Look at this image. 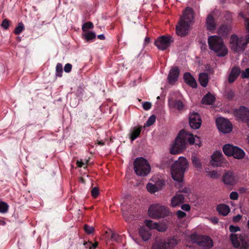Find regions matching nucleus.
Segmentation results:
<instances>
[{"label": "nucleus", "instance_id": "f257e3e1", "mask_svg": "<svg viewBox=\"0 0 249 249\" xmlns=\"http://www.w3.org/2000/svg\"><path fill=\"white\" fill-rule=\"evenodd\" d=\"M194 14L193 9L187 7L184 11L178 24L176 26V33L178 35L184 36H186L191 26L193 23Z\"/></svg>", "mask_w": 249, "mask_h": 249}, {"label": "nucleus", "instance_id": "f03ea898", "mask_svg": "<svg viewBox=\"0 0 249 249\" xmlns=\"http://www.w3.org/2000/svg\"><path fill=\"white\" fill-rule=\"evenodd\" d=\"M189 163L186 158L180 157L171 167V175L173 179L181 182L185 172L188 169Z\"/></svg>", "mask_w": 249, "mask_h": 249}, {"label": "nucleus", "instance_id": "7ed1b4c3", "mask_svg": "<svg viewBox=\"0 0 249 249\" xmlns=\"http://www.w3.org/2000/svg\"><path fill=\"white\" fill-rule=\"evenodd\" d=\"M208 44L210 49L218 56H224L227 54L228 49L221 37L216 36H211L208 38Z\"/></svg>", "mask_w": 249, "mask_h": 249}, {"label": "nucleus", "instance_id": "20e7f679", "mask_svg": "<svg viewBox=\"0 0 249 249\" xmlns=\"http://www.w3.org/2000/svg\"><path fill=\"white\" fill-rule=\"evenodd\" d=\"M186 131L184 130H181L178 133L175 142L172 144L170 153L172 154H178L186 148Z\"/></svg>", "mask_w": 249, "mask_h": 249}, {"label": "nucleus", "instance_id": "39448f33", "mask_svg": "<svg viewBox=\"0 0 249 249\" xmlns=\"http://www.w3.org/2000/svg\"><path fill=\"white\" fill-rule=\"evenodd\" d=\"M134 166L136 174L139 176H145L151 170L149 164L142 158H137L134 161Z\"/></svg>", "mask_w": 249, "mask_h": 249}, {"label": "nucleus", "instance_id": "423d86ee", "mask_svg": "<svg viewBox=\"0 0 249 249\" xmlns=\"http://www.w3.org/2000/svg\"><path fill=\"white\" fill-rule=\"evenodd\" d=\"M231 239L234 247H240V249H249V236L246 234H232Z\"/></svg>", "mask_w": 249, "mask_h": 249}, {"label": "nucleus", "instance_id": "0eeeda50", "mask_svg": "<svg viewBox=\"0 0 249 249\" xmlns=\"http://www.w3.org/2000/svg\"><path fill=\"white\" fill-rule=\"evenodd\" d=\"M190 238L192 242L204 249H210L213 246V240L208 236L193 234Z\"/></svg>", "mask_w": 249, "mask_h": 249}, {"label": "nucleus", "instance_id": "6e6552de", "mask_svg": "<svg viewBox=\"0 0 249 249\" xmlns=\"http://www.w3.org/2000/svg\"><path fill=\"white\" fill-rule=\"evenodd\" d=\"M168 209L164 206L158 204H153L148 209L149 215L153 218H160L167 215Z\"/></svg>", "mask_w": 249, "mask_h": 249}, {"label": "nucleus", "instance_id": "1a4fd4ad", "mask_svg": "<svg viewBox=\"0 0 249 249\" xmlns=\"http://www.w3.org/2000/svg\"><path fill=\"white\" fill-rule=\"evenodd\" d=\"M216 124L218 130L223 133H228L232 130V125L229 120L218 118L216 120Z\"/></svg>", "mask_w": 249, "mask_h": 249}, {"label": "nucleus", "instance_id": "9d476101", "mask_svg": "<svg viewBox=\"0 0 249 249\" xmlns=\"http://www.w3.org/2000/svg\"><path fill=\"white\" fill-rule=\"evenodd\" d=\"M173 41L170 36H162L155 40V44L159 49L163 51L168 48Z\"/></svg>", "mask_w": 249, "mask_h": 249}, {"label": "nucleus", "instance_id": "9b49d317", "mask_svg": "<svg viewBox=\"0 0 249 249\" xmlns=\"http://www.w3.org/2000/svg\"><path fill=\"white\" fill-rule=\"evenodd\" d=\"M243 41V37L238 38L236 35H232L230 38L231 49L237 52H243L245 50V44Z\"/></svg>", "mask_w": 249, "mask_h": 249}, {"label": "nucleus", "instance_id": "f8f14e48", "mask_svg": "<svg viewBox=\"0 0 249 249\" xmlns=\"http://www.w3.org/2000/svg\"><path fill=\"white\" fill-rule=\"evenodd\" d=\"M234 115L237 118L247 124L249 121V109L246 107L242 106L238 109H236L234 111Z\"/></svg>", "mask_w": 249, "mask_h": 249}, {"label": "nucleus", "instance_id": "ddd939ff", "mask_svg": "<svg viewBox=\"0 0 249 249\" xmlns=\"http://www.w3.org/2000/svg\"><path fill=\"white\" fill-rule=\"evenodd\" d=\"M189 124L190 126L195 129L200 127L201 124V119L198 113L192 112L189 117Z\"/></svg>", "mask_w": 249, "mask_h": 249}, {"label": "nucleus", "instance_id": "4468645a", "mask_svg": "<svg viewBox=\"0 0 249 249\" xmlns=\"http://www.w3.org/2000/svg\"><path fill=\"white\" fill-rule=\"evenodd\" d=\"M237 180V176L231 171L226 172L223 177V181L226 185H233L236 183Z\"/></svg>", "mask_w": 249, "mask_h": 249}, {"label": "nucleus", "instance_id": "2eb2a0df", "mask_svg": "<svg viewBox=\"0 0 249 249\" xmlns=\"http://www.w3.org/2000/svg\"><path fill=\"white\" fill-rule=\"evenodd\" d=\"M224 162V160L221 152L216 151L212 155L211 163L213 166H220Z\"/></svg>", "mask_w": 249, "mask_h": 249}, {"label": "nucleus", "instance_id": "dca6fc26", "mask_svg": "<svg viewBox=\"0 0 249 249\" xmlns=\"http://www.w3.org/2000/svg\"><path fill=\"white\" fill-rule=\"evenodd\" d=\"M179 71L178 67H173L169 71L168 75V80L170 84L173 85L178 80Z\"/></svg>", "mask_w": 249, "mask_h": 249}, {"label": "nucleus", "instance_id": "f3484780", "mask_svg": "<svg viewBox=\"0 0 249 249\" xmlns=\"http://www.w3.org/2000/svg\"><path fill=\"white\" fill-rule=\"evenodd\" d=\"M170 244L164 240L157 238L152 246V249H169Z\"/></svg>", "mask_w": 249, "mask_h": 249}, {"label": "nucleus", "instance_id": "a211bd4d", "mask_svg": "<svg viewBox=\"0 0 249 249\" xmlns=\"http://www.w3.org/2000/svg\"><path fill=\"white\" fill-rule=\"evenodd\" d=\"M185 82L193 88L197 87V83L194 77L189 72H185L183 75Z\"/></svg>", "mask_w": 249, "mask_h": 249}, {"label": "nucleus", "instance_id": "6ab92c4d", "mask_svg": "<svg viewBox=\"0 0 249 249\" xmlns=\"http://www.w3.org/2000/svg\"><path fill=\"white\" fill-rule=\"evenodd\" d=\"M184 196L180 194H176L173 196L171 200V205L173 207H176L179 206L180 204L183 203Z\"/></svg>", "mask_w": 249, "mask_h": 249}, {"label": "nucleus", "instance_id": "aec40b11", "mask_svg": "<svg viewBox=\"0 0 249 249\" xmlns=\"http://www.w3.org/2000/svg\"><path fill=\"white\" fill-rule=\"evenodd\" d=\"M241 73L240 70L238 68L234 67H233L230 73L228 82L229 83H233L238 77L239 74Z\"/></svg>", "mask_w": 249, "mask_h": 249}, {"label": "nucleus", "instance_id": "412c9836", "mask_svg": "<svg viewBox=\"0 0 249 249\" xmlns=\"http://www.w3.org/2000/svg\"><path fill=\"white\" fill-rule=\"evenodd\" d=\"M139 234L143 241H147L150 239L151 233L149 230L146 227H142L139 229Z\"/></svg>", "mask_w": 249, "mask_h": 249}, {"label": "nucleus", "instance_id": "4be33fe9", "mask_svg": "<svg viewBox=\"0 0 249 249\" xmlns=\"http://www.w3.org/2000/svg\"><path fill=\"white\" fill-rule=\"evenodd\" d=\"M169 105L171 108H177L180 110L183 108V104L180 100H170Z\"/></svg>", "mask_w": 249, "mask_h": 249}, {"label": "nucleus", "instance_id": "5701e85b", "mask_svg": "<svg viewBox=\"0 0 249 249\" xmlns=\"http://www.w3.org/2000/svg\"><path fill=\"white\" fill-rule=\"evenodd\" d=\"M245 154V152L242 149L235 146L233 154H231V156H233L235 159H242L244 157Z\"/></svg>", "mask_w": 249, "mask_h": 249}, {"label": "nucleus", "instance_id": "b1692460", "mask_svg": "<svg viewBox=\"0 0 249 249\" xmlns=\"http://www.w3.org/2000/svg\"><path fill=\"white\" fill-rule=\"evenodd\" d=\"M217 211L218 213L223 215H227L230 212L229 207L226 204H220L217 206Z\"/></svg>", "mask_w": 249, "mask_h": 249}, {"label": "nucleus", "instance_id": "393cba45", "mask_svg": "<svg viewBox=\"0 0 249 249\" xmlns=\"http://www.w3.org/2000/svg\"><path fill=\"white\" fill-rule=\"evenodd\" d=\"M199 81L202 86L206 87L209 81L208 74L206 72L200 73L199 75Z\"/></svg>", "mask_w": 249, "mask_h": 249}, {"label": "nucleus", "instance_id": "a878e982", "mask_svg": "<svg viewBox=\"0 0 249 249\" xmlns=\"http://www.w3.org/2000/svg\"><path fill=\"white\" fill-rule=\"evenodd\" d=\"M206 26L207 29L212 31L215 29V23L213 18L211 15H209L206 19Z\"/></svg>", "mask_w": 249, "mask_h": 249}, {"label": "nucleus", "instance_id": "bb28decb", "mask_svg": "<svg viewBox=\"0 0 249 249\" xmlns=\"http://www.w3.org/2000/svg\"><path fill=\"white\" fill-rule=\"evenodd\" d=\"M235 147L230 144H226L223 147V152L225 155L231 156V155L233 154Z\"/></svg>", "mask_w": 249, "mask_h": 249}, {"label": "nucleus", "instance_id": "cd10ccee", "mask_svg": "<svg viewBox=\"0 0 249 249\" xmlns=\"http://www.w3.org/2000/svg\"><path fill=\"white\" fill-rule=\"evenodd\" d=\"M95 37V33L92 32H87L82 34L83 38L87 42L93 40Z\"/></svg>", "mask_w": 249, "mask_h": 249}, {"label": "nucleus", "instance_id": "c85d7f7f", "mask_svg": "<svg viewBox=\"0 0 249 249\" xmlns=\"http://www.w3.org/2000/svg\"><path fill=\"white\" fill-rule=\"evenodd\" d=\"M215 100L214 97L211 94H207L202 99V102L203 104L207 105L212 104Z\"/></svg>", "mask_w": 249, "mask_h": 249}, {"label": "nucleus", "instance_id": "c756f323", "mask_svg": "<svg viewBox=\"0 0 249 249\" xmlns=\"http://www.w3.org/2000/svg\"><path fill=\"white\" fill-rule=\"evenodd\" d=\"M192 161L193 165L196 168H197L198 170H199L202 168V164L199 158H198L196 156H193L192 157Z\"/></svg>", "mask_w": 249, "mask_h": 249}, {"label": "nucleus", "instance_id": "7c9ffc66", "mask_svg": "<svg viewBox=\"0 0 249 249\" xmlns=\"http://www.w3.org/2000/svg\"><path fill=\"white\" fill-rule=\"evenodd\" d=\"M206 173L208 177L212 178H217L219 177V174L215 170L209 171L206 169Z\"/></svg>", "mask_w": 249, "mask_h": 249}, {"label": "nucleus", "instance_id": "2f4dec72", "mask_svg": "<svg viewBox=\"0 0 249 249\" xmlns=\"http://www.w3.org/2000/svg\"><path fill=\"white\" fill-rule=\"evenodd\" d=\"M144 223L147 227L150 230L155 229L157 226L158 223L154 222L153 221L150 220H145Z\"/></svg>", "mask_w": 249, "mask_h": 249}, {"label": "nucleus", "instance_id": "473e14b6", "mask_svg": "<svg viewBox=\"0 0 249 249\" xmlns=\"http://www.w3.org/2000/svg\"><path fill=\"white\" fill-rule=\"evenodd\" d=\"M141 131V129L140 128H135L131 134V137H130L131 140L132 141H133L137 138H138L140 134Z\"/></svg>", "mask_w": 249, "mask_h": 249}, {"label": "nucleus", "instance_id": "72a5a7b5", "mask_svg": "<svg viewBox=\"0 0 249 249\" xmlns=\"http://www.w3.org/2000/svg\"><path fill=\"white\" fill-rule=\"evenodd\" d=\"M146 189L147 191L150 193H154L158 192V188L155 185L152 183H148L146 185Z\"/></svg>", "mask_w": 249, "mask_h": 249}, {"label": "nucleus", "instance_id": "f704fd0d", "mask_svg": "<svg viewBox=\"0 0 249 249\" xmlns=\"http://www.w3.org/2000/svg\"><path fill=\"white\" fill-rule=\"evenodd\" d=\"M186 140H188L190 144H194L196 136L186 132Z\"/></svg>", "mask_w": 249, "mask_h": 249}, {"label": "nucleus", "instance_id": "c9c22d12", "mask_svg": "<svg viewBox=\"0 0 249 249\" xmlns=\"http://www.w3.org/2000/svg\"><path fill=\"white\" fill-rule=\"evenodd\" d=\"M9 206L7 203L4 202H0V213H6L8 210Z\"/></svg>", "mask_w": 249, "mask_h": 249}, {"label": "nucleus", "instance_id": "e433bc0d", "mask_svg": "<svg viewBox=\"0 0 249 249\" xmlns=\"http://www.w3.org/2000/svg\"><path fill=\"white\" fill-rule=\"evenodd\" d=\"M24 29V26L22 22L19 23L18 26L15 28L14 30V33L16 35L20 34Z\"/></svg>", "mask_w": 249, "mask_h": 249}, {"label": "nucleus", "instance_id": "4c0bfd02", "mask_svg": "<svg viewBox=\"0 0 249 249\" xmlns=\"http://www.w3.org/2000/svg\"><path fill=\"white\" fill-rule=\"evenodd\" d=\"M93 27V25L92 22H88L83 24L82 26V30L84 32H88L89 29H92Z\"/></svg>", "mask_w": 249, "mask_h": 249}, {"label": "nucleus", "instance_id": "58836bf2", "mask_svg": "<svg viewBox=\"0 0 249 249\" xmlns=\"http://www.w3.org/2000/svg\"><path fill=\"white\" fill-rule=\"evenodd\" d=\"M156 121V116L154 115L150 116L147 121L145 125L147 126H151L154 124Z\"/></svg>", "mask_w": 249, "mask_h": 249}, {"label": "nucleus", "instance_id": "ea45409f", "mask_svg": "<svg viewBox=\"0 0 249 249\" xmlns=\"http://www.w3.org/2000/svg\"><path fill=\"white\" fill-rule=\"evenodd\" d=\"M63 72L62 65L60 63H57L56 67V75L59 77L62 76Z\"/></svg>", "mask_w": 249, "mask_h": 249}, {"label": "nucleus", "instance_id": "a19ab883", "mask_svg": "<svg viewBox=\"0 0 249 249\" xmlns=\"http://www.w3.org/2000/svg\"><path fill=\"white\" fill-rule=\"evenodd\" d=\"M167 229V227L164 224H157V226L156 230L160 232H164Z\"/></svg>", "mask_w": 249, "mask_h": 249}, {"label": "nucleus", "instance_id": "79ce46f5", "mask_svg": "<svg viewBox=\"0 0 249 249\" xmlns=\"http://www.w3.org/2000/svg\"><path fill=\"white\" fill-rule=\"evenodd\" d=\"M84 230L88 234H91L93 232L94 228L92 226H89L87 225H85Z\"/></svg>", "mask_w": 249, "mask_h": 249}, {"label": "nucleus", "instance_id": "37998d69", "mask_svg": "<svg viewBox=\"0 0 249 249\" xmlns=\"http://www.w3.org/2000/svg\"><path fill=\"white\" fill-rule=\"evenodd\" d=\"M155 185L158 188V191L160 190L165 185V182L163 180H159L157 181Z\"/></svg>", "mask_w": 249, "mask_h": 249}, {"label": "nucleus", "instance_id": "c03bdc74", "mask_svg": "<svg viewBox=\"0 0 249 249\" xmlns=\"http://www.w3.org/2000/svg\"><path fill=\"white\" fill-rule=\"evenodd\" d=\"M9 25V20L5 18L1 22V26L4 29H7Z\"/></svg>", "mask_w": 249, "mask_h": 249}, {"label": "nucleus", "instance_id": "a18cd8bd", "mask_svg": "<svg viewBox=\"0 0 249 249\" xmlns=\"http://www.w3.org/2000/svg\"><path fill=\"white\" fill-rule=\"evenodd\" d=\"M92 196L96 198L99 195V190L97 187H94L91 191Z\"/></svg>", "mask_w": 249, "mask_h": 249}, {"label": "nucleus", "instance_id": "49530a36", "mask_svg": "<svg viewBox=\"0 0 249 249\" xmlns=\"http://www.w3.org/2000/svg\"><path fill=\"white\" fill-rule=\"evenodd\" d=\"M241 77L243 78H249V68L246 69L244 71L241 73Z\"/></svg>", "mask_w": 249, "mask_h": 249}, {"label": "nucleus", "instance_id": "de8ad7c7", "mask_svg": "<svg viewBox=\"0 0 249 249\" xmlns=\"http://www.w3.org/2000/svg\"><path fill=\"white\" fill-rule=\"evenodd\" d=\"M176 214L178 218L179 219L185 217L186 215V213L185 212L181 211L180 210L178 211L177 212Z\"/></svg>", "mask_w": 249, "mask_h": 249}, {"label": "nucleus", "instance_id": "09e8293b", "mask_svg": "<svg viewBox=\"0 0 249 249\" xmlns=\"http://www.w3.org/2000/svg\"><path fill=\"white\" fill-rule=\"evenodd\" d=\"M142 107L146 110H149L151 107V104L148 102H144L142 104Z\"/></svg>", "mask_w": 249, "mask_h": 249}, {"label": "nucleus", "instance_id": "8fccbe9b", "mask_svg": "<svg viewBox=\"0 0 249 249\" xmlns=\"http://www.w3.org/2000/svg\"><path fill=\"white\" fill-rule=\"evenodd\" d=\"M230 198L232 200H236L238 198V194L236 192H232L230 195Z\"/></svg>", "mask_w": 249, "mask_h": 249}, {"label": "nucleus", "instance_id": "3c124183", "mask_svg": "<svg viewBox=\"0 0 249 249\" xmlns=\"http://www.w3.org/2000/svg\"><path fill=\"white\" fill-rule=\"evenodd\" d=\"M72 66L71 64L67 63L64 67V71L66 72H69L71 71Z\"/></svg>", "mask_w": 249, "mask_h": 249}, {"label": "nucleus", "instance_id": "603ef678", "mask_svg": "<svg viewBox=\"0 0 249 249\" xmlns=\"http://www.w3.org/2000/svg\"><path fill=\"white\" fill-rule=\"evenodd\" d=\"M230 231L231 232H236L240 230V229L237 226H234L232 225H231L229 228Z\"/></svg>", "mask_w": 249, "mask_h": 249}, {"label": "nucleus", "instance_id": "864d4df0", "mask_svg": "<svg viewBox=\"0 0 249 249\" xmlns=\"http://www.w3.org/2000/svg\"><path fill=\"white\" fill-rule=\"evenodd\" d=\"M181 208L183 211L188 212L190 210V206L189 204H185L181 205Z\"/></svg>", "mask_w": 249, "mask_h": 249}, {"label": "nucleus", "instance_id": "5fc2aeb1", "mask_svg": "<svg viewBox=\"0 0 249 249\" xmlns=\"http://www.w3.org/2000/svg\"><path fill=\"white\" fill-rule=\"evenodd\" d=\"M234 95V92L232 90H230L227 92V97L229 99H231Z\"/></svg>", "mask_w": 249, "mask_h": 249}, {"label": "nucleus", "instance_id": "6e6d98bb", "mask_svg": "<svg viewBox=\"0 0 249 249\" xmlns=\"http://www.w3.org/2000/svg\"><path fill=\"white\" fill-rule=\"evenodd\" d=\"M201 142L200 138L197 137V136H196V140H195V142L194 144L195 145H196L198 146H201Z\"/></svg>", "mask_w": 249, "mask_h": 249}, {"label": "nucleus", "instance_id": "4d7b16f0", "mask_svg": "<svg viewBox=\"0 0 249 249\" xmlns=\"http://www.w3.org/2000/svg\"><path fill=\"white\" fill-rule=\"evenodd\" d=\"M241 218V216L240 214H238L233 218V220L235 222H238Z\"/></svg>", "mask_w": 249, "mask_h": 249}, {"label": "nucleus", "instance_id": "13d9d810", "mask_svg": "<svg viewBox=\"0 0 249 249\" xmlns=\"http://www.w3.org/2000/svg\"><path fill=\"white\" fill-rule=\"evenodd\" d=\"M111 238L114 240H117L118 239V236L116 233L112 232Z\"/></svg>", "mask_w": 249, "mask_h": 249}, {"label": "nucleus", "instance_id": "bf43d9fd", "mask_svg": "<svg viewBox=\"0 0 249 249\" xmlns=\"http://www.w3.org/2000/svg\"><path fill=\"white\" fill-rule=\"evenodd\" d=\"M76 164L78 167H81L83 165H84V163L82 161L77 160L76 161Z\"/></svg>", "mask_w": 249, "mask_h": 249}, {"label": "nucleus", "instance_id": "052dcab7", "mask_svg": "<svg viewBox=\"0 0 249 249\" xmlns=\"http://www.w3.org/2000/svg\"><path fill=\"white\" fill-rule=\"evenodd\" d=\"M97 37L101 40H104L105 38V36L103 34L98 35Z\"/></svg>", "mask_w": 249, "mask_h": 249}, {"label": "nucleus", "instance_id": "680f3d73", "mask_svg": "<svg viewBox=\"0 0 249 249\" xmlns=\"http://www.w3.org/2000/svg\"><path fill=\"white\" fill-rule=\"evenodd\" d=\"M97 243H95L94 244L92 245V247H90V249H92V248L93 249L95 248L97 246Z\"/></svg>", "mask_w": 249, "mask_h": 249}, {"label": "nucleus", "instance_id": "e2e57ef3", "mask_svg": "<svg viewBox=\"0 0 249 249\" xmlns=\"http://www.w3.org/2000/svg\"><path fill=\"white\" fill-rule=\"evenodd\" d=\"M123 216L125 218L126 221H127V222L129 221V219L126 217V214L124 213L123 214Z\"/></svg>", "mask_w": 249, "mask_h": 249}, {"label": "nucleus", "instance_id": "0e129e2a", "mask_svg": "<svg viewBox=\"0 0 249 249\" xmlns=\"http://www.w3.org/2000/svg\"><path fill=\"white\" fill-rule=\"evenodd\" d=\"M149 38L148 37H146L145 38V42H148L149 41Z\"/></svg>", "mask_w": 249, "mask_h": 249}, {"label": "nucleus", "instance_id": "69168bd1", "mask_svg": "<svg viewBox=\"0 0 249 249\" xmlns=\"http://www.w3.org/2000/svg\"><path fill=\"white\" fill-rule=\"evenodd\" d=\"M98 144L101 145H103L104 143V142L100 141V142H99Z\"/></svg>", "mask_w": 249, "mask_h": 249}, {"label": "nucleus", "instance_id": "338daca9", "mask_svg": "<svg viewBox=\"0 0 249 249\" xmlns=\"http://www.w3.org/2000/svg\"><path fill=\"white\" fill-rule=\"evenodd\" d=\"M248 228L249 229V220L248 221Z\"/></svg>", "mask_w": 249, "mask_h": 249}, {"label": "nucleus", "instance_id": "774afa93", "mask_svg": "<svg viewBox=\"0 0 249 249\" xmlns=\"http://www.w3.org/2000/svg\"><path fill=\"white\" fill-rule=\"evenodd\" d=\"M248 142H249V136L248 137Z\"/></svg>", "mask_w": 249, "mask_h": 249}]
</instances>
